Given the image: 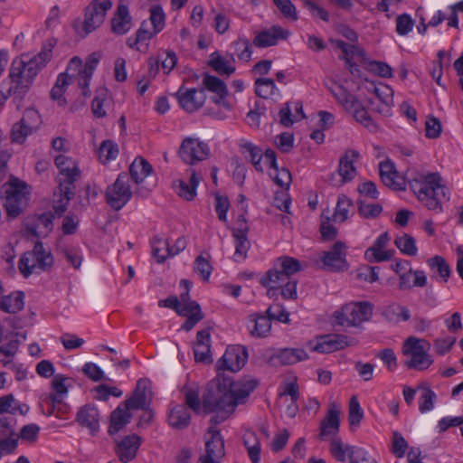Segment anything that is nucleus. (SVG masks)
<instances>
[{
  "label": "nucleus",
  "instance_id": "25",
  "mask_svg": "<svg viewBox=\"0 0 463 463\" xmlns=\"http://www.w3.org/2000/svg\"><path fill=\"white\" fill-rule=\"evenodd\" d=\"M307 358V353L302 348L279 349L271 356V360H277L280 365H291Z\"/></svg>",
  "mask_w": 463,
  "mask_h": 463
},
{
  "label": "nucleus",
  "instance_id": "7",
  "mask_svg": "<svg viewBox=\"0 0 463 463\" xmlns=\"http://www.w3.org/2000/svg\"><path fill=\"white\" fill-rule=\"evenodd\" d=\"M112 7L111 0H92L85 9L83 31L85 35L99 27L106 17L107 12Z\"/></svg>",
  "mask_w": 463,
  "mask_h": 463
},
{
  "label": "nucleus",
  "instance_id": "57",
  "mask_svg": "<svg viewBox=\"0 0 463 463\" xmlns=\"http://www.w3.org/2000/svg\"><path fill=\"white\" fill-rule=\"evenodd\" d=\"M27 200L5 198V208L9 218L18 217L26 206Z\"/></svg>",
  "mask_w": 463,
  "mask_h": 463
},
{
  "label": "nucleus",
  "instance_id": "56",
  "mask_svg": "<svg viewBox=\"0 0 463 463\" xmlns=\"http://www.w3.org/2000/svg\"><path fill=\"white\" fill-rule=\"evenodd\" d=\"M442 132L441 121L432 116L429 115L425 122V136L430 139H436L440 137Z\"/></svg>",
  "mask_w": 463,
  "mask_h": 463
},
{
  "label": "nucleus",
  "instance_id": "29",
  "mask_svg": "<svg viewBox=\"0 0 463 463\" xmlns=\"http://www.w3.org/2000/svg\"><path fill=\"white\" fill-rule=\"evenodd\" d=\"M146 380H138L132 395L128 398L124 404L126 410H144L146 406Z\"/></svg>",
  "mask_w": 463,
  "mask_h": 463
},
{
  "label": "nucleus",
  "instance_id": "53",
  "mask_svg": "<svg viewBox=\"0 0 463 463\" xmlns=\"http://www.w3.org/2000/svg\"><path fill=\"white\" fill-rule=\"evenodd\" d=\"M352 205L353 202L350 198L345 194H340L334 213L335 221L344 222L348 217V211Z\"/></svg>",
  "mask_w": 463,
  "mask_h": 463
},
{
  "label": "nucleus",
  "instance_id": "30",
  "mask_svg": "<svg viewBox=\"0 0 463 463\" xmlns=\"http://www.w3.org/2000/svg\"><path fill=\"white\" fill-rule=\"evenodd\" d=\"M53 219L54 216L50 212L36 215L31 222L26 223V232L37 238L41 235V232H39L41 228H43L44 232L48 233L52 230Z\"/></svg>",
  "mask_w": 463,
  "mask_h": 463
},
{
  "label": "nucleus",
  "instance_id": "14",
  "mask_svg": "<svg viewBox=\"0 0 463 463\" xmlns=\"http://www.w3.org/2000/svg\"><path fill=\"white\" fill-rule=\"evenodd\" d=\"M354 339L349 340L345 335H326L319 337L318 342L313 347V351L321 354H329L342 350L349 345H354Z\"/></svg>",
  "mask_w": 463,
  "mask_h": 463
},
{
  "label": "nucleus",
  "instance_id": "52",
  "mask_svg": "<svg viewBox=\"0 0 463 463\" xmlns=\"http://www.w3.org/2000/svg\"><path fill=\"white\" fill-rule=\"evenodd\" d=\"M356 203L360 216L365 219L376 218L383 212V206L379 203H365L361 199H358Z\"/></svg>",
  "mask_w": 463,
  "mask_h": 463
},
{
  "label": "nucleus",
  "instance_id": "49",
  "mask_svg": "<svg viewBox=\"0 0 463 463\" xmlns=\"http://www.w3.org/2000/svg\"><path fill=\"white\" fill-rule=\"evenodd\" d=\"M118 155V147L114 141L110 139L102 141L99 148V157L102 163L115 159Z\"/></svg>",
  "mask_w": 463,
  "mask_h": 463
},
{
  "label": "nucleus",
  "instance_id": "62",
  "mask_svg": "<svg viewBox=\"0 0 463 463\" xmlns=\"http://www.w3.org/2000/svg\"><path fill=\"white\" fill-rule=\"evenodd\" d=\"M23 124L27 125L29 129L35 131L42 124V118L39 112L34 109H27L24 112L23 118L20 119Z\"/></svg>",
  "mask_w": 463,
  "mask_h": 463
},
{
  "label": "nucleus",
  "instance_id": "26",
  "mask_svg": "<svg viewBox=\"0 0 463 463\" xmlns=\"http://www.w3.org/2000/svg\"><path fill=\"white\" fill-rule=\"evenodd\" d=\"M340 420L339 411L334 408H330L326 418L320 423L319 439H326L329 436L334 438L339 431Z\"/></svg>",
  "mask_w": 463,
  "mask_h": 463
},
{
  "label": "nucleus",
  "instance_id": "3",
  "mask_svg": "<svg viewBox=\"0 0 463 463\" xmlns=\"http://www.w3.org/2000/svg\"><path fill=\"white\" fill-rule=\"evenodd\" d=\"M441 176L439 173H430L414 178L409 185L418 199L424 203L429 210L442 212V205L437 198V190L441 189L445 196L444 186L441 185Z\"/></svg>",
  "mask_w": 463,
  "mask_h": 463
},
{
  "label": "nucleus",
  "instance_id": "17",
  "mask_svg": "<svg viewBox=\"0 0 463 463\" xmlns=\"http://www.w3.org/2000/svg\"><path fill=\"white\" fill-rule=\"evenodd\" d=\"M289 35L288 30L279 25H273L260 32L253 40V44L259 48H267L278 44L279 40H286Z\"/></svg>",
  "mask_w": 463,
  "mask_h": 463
},
{
  "label": "nucleus",
  "instance_id": "59",
  "mask_svg": "<svg viewBox=\"0 0 463 463\" xmlns=\"http://www.w3.org/2000/svg\"><path fill=\"white\" fill-rule=\"evenodd\" d=\"M353 114L355 120L363 124L369 130L375 131L377 129V125L373 122L367 110L361 104L353 110Z\"/></svg>",
  "mask_w": 463,
  "mask_h": 463
},
{
  "label": "nucleus",
  "instance_id": "22",
  "mask_svg": "<svg viewBox=\"0 0 463 463\" xmlns=\"http://www.w3.org/2000/svg\"><path fill=\"white\" fill-rule=\"evenodd\" d=\"M139 446L140 438L137 435L127 436L117 444L116 454L121 462L128 463L136 457Z\"/></svg>",
  "mask_w": 463,
  "mask_h": 463
},
{
  "label": "nucleus",
  "instance_id": "41",
  "mask_svg": "<svg viewBox=\"0 0 463 463\" xmlns=\"http://www.w3.org/2000/svg\"><path fill=\"white\" fill-rule=\"evenodd\" d=\"M408 356L410 358L404 361V365L409 369L426 370L434 362L428 353L409 354Z\"/></svg>",
  "mask_w": 463,
  "mask_h": 463
},
{
  "label": "nucleus",
  "instance_id": "46",
  "mask_svg": "<svg viewBox=\"0 0 463 463\" xmlns=\"http://www.w3.org/2000/svg\"><path fill=\"white\" fill-rule=\"evenodd\" d=\"M353 446L345 445L339 437H335L330 442V453L339 462H345L348 456L350 459V448Z\"/></svg>",
  "mask_w": 463,
  "mask_h": 463
},
{
  "label": "nucleus",
  "instance_id": "24",
  "mask_svg": "<svg viewBox=\"0 0 463 463\" xmlns=\"http://www.w3.org/2000/svg\"><path fill=\"white\" fill-rule=\"evenodd\" d=\"M99 61V55H97V53H92L88 57L84 68L81 70V60L79 57L75 56L70 61L67 71H71L72 69L79 71V75L81 78H85V83L87 84L88 81H90L93 71L97 67Z\"/></svg>",
  "mask_w": 463,
  "mask_h": 463
},
{
  "label": "nucleus",
  "instance_id": "47",
  "mask_svg": "<svg viewBox=\"0 0 463 463\" xmlns=\"http://www.w3.org/2000/svg\"><path fill=\"white\" fill-rule=\"evenodd\" d=\"M207 65L220 75L229 76L232 73V67L229 65V61L219 52H214L210 55Z\"/></svg>",
  "mask_w": 463,
  "mask_h": 463
},
{
  "label": "nucleus",
  "instance_id": "31",
  "mask_svg": "<svg viewBox=\"0 0 463 463\" xmlns=\"http://www.w3.org/2000/svg\"><path fill=\"white\" fill-rule=\"evenodd\" d=\"M69 161L70 158L63 155H59L54 159L55 165L60 169L59 184L68 181H71V184H74L76 178L80 174L77 166L70 167Z\"/></svg>",
  "mask_w": 463,
  "mask_h": 463
},
{
  "label": "nucleus",
  "instance_id": "2",
  "mask_svg": "<svg viewBox=\"0 0 463 463\" xmlns=\"http://www.w3.org/2000/svg\"><path fill=\"white\" fill-rule=\"evenodd\" d=\"M56 44L55 38L47 39L37 55L29 57V55L24 54L12 61L8 77L0 84L1 108L4 107L8 98L12 97L17 109H21L33 80L52 59V49Z\"/></svg>",
  "mask_w": 463,
  "mask_h": 463
},
{
  "label": "nucleus",
  "instance_id": "5",
  "mask_svg": "<svg viewBox=\"0 0 463 463\" xmlns=\"http://www.w3.org/2000/svg\"><path fill=\"white\" fill-rule=\"evenodd\" d=\"M301 269V263L297 259L288 256L280 257L278 259L276 266L266 272L260 283L263 287H268L270 283H284L289 279V276Z\"/></svg>",
  "mask_w": 463,
  "mask_h": 463
},
{
  "label": "nucleus",
  "instance_id": "45",
  "mask_svg": "<svg viewBox=\"0 0 463 463\" xmlns=\"http://www.w3.org/2000/svg\"><path fill=\"white\" fill-rule=\"evenodd\" d=\"M430 343L426 340L410 336L403 344L402 353L404 355H409V354L428 353L427 351L430 349Z\"/></svg>",
  "mask_w": 463,
  "mask_h": 463
},
{
  "label": "nucleus",
  "instance_id": "16",
  "mask_svg": "<svg viewBox=\"0 0 463 463\" xmlns=\"http://www.w3.org/2000/svg\"><path fill=\"white\" fill-rule=\"evenodd\" d=\"M194 355L196 362L211 364V332L210 328H204L197 332L194 345Z\"/></svg>",
  "mask_w": 463,
  "mask_h": 463
},
{
  "label": "nucleus",
  "instance_id": "10",
  "mask_svg": "<svg viewBox=\"0 0 463 463\" xmlns=\"http://www.w3.org/2000/svg\"><path fill=\"white\" fill-rule=\"evenodd\" d=\"M360 154L357 150L348 149L345 155L339 159L337 174L340 179L335 183V175L332 174L330 181L333 185L341 186L344 184L352 181L356 175V168L354 165V161L358 159Z\"/></svg>",
  "mask_w": 463,
  "mask_h": 463
},
{
  "label": "nucleus",
  "instance_id": "19",
  "mask_svg": "<svg viewBox=\"0 0 463 463\" xmlns=\"http://www.w3.org/2000/svg\"><path fill=\"white\" fill-rule=\"evenodd\" d=\"M76 420L81 427L87 428L91 435L99 430V412L93 404L82 406L77 412Z\"/></svg>",
  "mask_w": 463,
  "mask_h": 463
},
{
  "label": "nucleus",
  "instance_id": "42",
  "mask_svg": "<svg viewBox=\"0 0 463 463\" xmlns=\"http://www.w3.org/2000/svg\"><path fill=\"white\" fill-rule=\"evenodd\" d=\"M332 93L346 110L353 111L361 104L357 98L342 85L337 86L335 90H332Z\"/></svg>",
  "mask_w": 463,
  "mask_h": 463
},
{
  "label": "nucleus",
  "instance_id": "4",
  "mask_svg": "<svg viewBox=\"0 0 463 463\" xmlns=\"http://www.w3.org/2000/svg\"><path fill=\"white\" fill-rule=\"evenodd\" d=\"M373 315V305L367 301L345 305L334 313L339 326H357L368 321Z\"/></svg>",
  "mask_w": 463,
  "mask_h": 463
},
{
  "label": "nucleus",
  "instance_id": "39",
  "mask_svg": "<svg viewBox=\"0 0 463 463\" xmlns=\"http://www.w3.org/2000/svg\"><path fill=\"white\" fill-rule=\"evenodd\" d=\"M128 410L122 409L118 406L110 414V424L109 427V433L110 435L117 434L124 426H126L131 418V414L128 412Z\"/></svg>",
  "mask_w": 463,
  "mask_h": 463
},
{
  "label": "nucleus",
  "instance_id": "44",
  "mask_svg": "<svg viewBox=\"0 0 463 463\" xmlns=\"http://www.w3.org/2000/svg\"><path fill=\"white\" fill-rule=\"evenodd\" d=\"M418 389L422 391V393L419 398L420 411L426 412L431 411L434 407V402L437 398L436 393L425 383H420Z\"/></svg>",
  "mask_w": 463,
  "mask_h": 463
},
{
  "label": "nucleus",
  "instance_id": "51",
  "mask_svg": "<svg viewBox=\"0 0 463 463\" xmlns=\"http://www.w3.org/2000/svg\"><path fill=\"white\" fill-rule=\"evenodd\" d=\"M275 82L269 78H259L255 80V93L262 98L268 99L276 90Z\"/></svg>",
  "mask_w": 463,
  "mask_h": 463
},
{
  "label": "nucleus",
  "instance_id": "64",
  "mask_svg": "<svg viewBox=\"0 0 463 463\" xmlns=\"http://www.w3.org/2000/svg\"><path fill=\"white\" fill-rule=\"evenodd\" d=\"M349 449L350 463H377L363 448L352 447Z\"/></svg>",
  "mask_w": 463,
  "mask_h": 463
},
{
  "label": "nucleus",
  "instance_id": "13",
  "mask_svg": "<svg viewBox=\"0 0 463 463\" xmlns=\"http://www.w3.org/2000/svg\"><path fill=\"white\" fill-rule=\"evenodd\" d=\"M133 26V18L128 6L120 2L110 19V31L113 34L122 36L127 34Z\"/></svg>",
  "mask_w": 463,
  "mask_h": 463
},
{
  "label": "nucleus",
  "instance_id": "36",
  "mask_svg": "<svg viewBox=\"0 0 463 463\" xmlns=\"http://www.w3.org/2000/svg\"><path fill=\"white\" fill-rule=\"evenodd\" d=\"M74 77V74H69V71L59 74L57 80L51 90L50 95L52 99L58 102L59 106H65L66 99L63 97L67 86L70 84V80Z\"/></svg>",
  "mask_w": 463,
  "mask_h": 463
},
{
  "label": "nucleus",
  "instance_id": "32",
  "mask_svg": "<svg viewBox=\"0 0 463 463\" xmlns=\"http://www.w3.org/2000/svg\"><path fill=\"white\" fill-rule=\"evenodd\" d=\"M61 198L54 202L53 211L57 215H61L66 210L69 202L75 195V185L71 184V181L59 184Z\"/></svg>",
  "mask_w": 463,
  "mask_h": 463
},
{
  "label": "nucleus",
  "instance_id": "8",
  "mask_svg": "<svg viewBox=\"0 0 463 463\" xmlns=\"http://www.w3.org/2000/svg\"><path fill=\"white\" fill-rule=\"evenodd\" d=\"M179 156L188 165H195L208 158L210 149L206 143L197 138L186 137L179 147Z\"/></svg>",
  "mask_w": 463,
  "mask_h": 463
},
{
  "label": "nucleus",
  "instance_id": "33",
  "mask_svg": "<svg viewBox=\"0 0 463 463\" xmlns=\"http://www.w3.org/2000/svg\"><path fill=\"white\" fill-rule=\"evenodd\" d=\"M33 261L36 268L45 271L53 265V257L50 250L44 249L41 241H37L31 251Z\"/></svg>",
  "mask_w": 463,
  "mask_h": 463
},
{
  "label": "nucleus",
  "instance_id": "18",
  "mask_svg": "<svg viewBox=\"0 0 463 463\" xmlns=\"http://www.w3.org/2000/svg\"><path fill=\"white\" fill-rule=\"evenodd\" d=\"M202 89H204V91L208 90L214 95L212 98L214 103H223V100L228 96V88L226 83L220 78L213 76L209 72H203L202 74Z\"/></svg>",
  "mask_w": 463,
  "mask_h": 463
},
{
  "label": "nucleus",
  "instance_id": "6",
  "mask_svg": "<svg viewBox=\"0 0 463 463\" xmlns=\"http://www.w3.org/2000/svg\"><path fill=\"white\" fill-rule=\"evenodd\" d=\"M131 197L132 192L128 184V176L126 173H120L116 181L111 185H109L105 192L106 203L114 211L122 209Z\"/></svg>",
  "mask_w": 463,
  "mask_h": 463
},
{
  "label": "nucleus",
  "instance_id": "43",
  "mask_svg": "<svg viewBox=\"0 0 463 463\" xmlns=\"http://www.w3.org/2000/svg\"><path fill=\"white\" fill-rule=\"evenodd\" d=\"M253 324L250 334L256 337H266L271 329V320L265 315H254L250 320Z\"/></svg>",
  "mask_w": 463,
  "mask_h": 463
},
{
  "label": "nucleus",
  "instance_id": "23",
  "mask_svg": "<svg viewBox=\"0 0 463 463\" xmlns=\"http://www.w3.org/2000/svg\"><path fill=\"white\" fill-rule=\"evenodd\" d=\"M427 285V277L423 270L409 269L408 271L400 274L399 288L409 290L414 287L423 288Z\"/></svg>",
  "mask_w": 463,
  "mask_h": 463
},
{
  "label": "nucleus",
  "instance_id": "21",
  "mask_svg": "<svg viewBox=\"0 0 463 463\" xmlns=\"http://www.w3.org/2000/svg\"><path fill=\"white\" fill-rule=\"evenodd\" d=\"M177 314L186 317V320L181 326L186 332L191 331L204 317L200 305L195 300L181 305Z\"/></svg>",
  "mask_w": 463,
  "mask_h": 463
},
{
  "label": "nucleus",
  "instance_id": "54",
  "mask_svg": "<svg viewBox=\"0 0 463 463\" xmlns=\"http://www.w3.org/2000/svg\"><path fill=\"white\" fill-rule=\"evenodd\" d=\"M33 133V129H29L27 125L23 124V121L19 120L13 125L10 133V138L14 143L23 144L26 137Z\"/></svg>",
  "mask_w": 463,
  "mask_h": 463
},
{
  "label": "nucleus",
  "instance_id": "58",
  "mask_svg": "<svg viewBox=\"0 0 463 463\" xmlns=\"http://www.w3.org/2000/svg\"><path fill=\"white\" fill-rule=\"evenodd\" d=\"M266 314L270 320L274 319L285 324L289 323V313L279 303L269 306Z\"/></svg>",
  "mask_w": 463,
  "mask_h": 463
},
{
  "label": "nucleus",
  "instance_id": "38",
  "mask_svg": "<svg viewBox=\"0 0 463 463\" xmlns=\"http://www.w3.org/2000/svg\"><path fill=\"white\" fill-rule=\"evenodd\" d=\"M242 441L247 449L249 458L252 463H259L260 459V441L254 431H246Z\"/></svg>",
  "mask_w": 463,
  "mask_h": 463
},
{
  "label": "nucleus",
  "instance_id": "55",
  "mask_svg": "<svg viewBox=\"0 0 463 463\" xmlns=\"http://www.w3.org/2000/svg\"><path fill=\"white\" fill-rule=\"evenodd\" d=\"M150 22L153 25L155 33H160L165 24V14L160 5L150 7Z\"/></svg>",
  "mask_w": 463,
  "mask_h": 463
},
{
  "label": "nucleus",
  "instance_id": "37",
  "mask_svg": "<svg viewBox=\"0 0 463 463\" xmlns=\"http://www.w3.org/2000/svg\"><path fill=\"white\" fill-rule=\"evenodd\" d=\"M152 171V165L141 156H137L129 166L131 179L137 184L142 183Z\"/></svg>",
  "mask_w": 463,
  "mask_h": 463
},
{
  "label": "nucleus",
  "instance_id": "48",
  "mask_svg": "<svg viewBox=\"0 0 463 463\" xmlns=\"http://www.w3.org/2000/svg\"><path fill=\"white\" fill-rule=\"evenodd\" d=\"M394 244L403 254L408 256H415L418 252L414 238L407 233L397 237Z\"/></svg>",
  "mask_w": 463,
  "mask_h": 463
},
{
  "label": "nucleus",
  "instance_id": "60",
  "mask_svg": "<svg viewBox=\"0 0 463 463\" xmlns=\"http://www.w3.org/2000/svg\"><path fill=\"white\" fill-rule=\"evenodd\" d=\"M364 417L363 410L355 396H353L349 404L348 420L350 426H358Z\"/></svg>",
  "mask_w": 463,
  "mask_h": 463
},
{
  "label": "nucleus",
  "instance_id": "27",
  "mask_svg": "<svg viewBox=\"0 0 463 463\" xmlns=\"http://www.w3.org/2000/svg\"><path fill=\"white\" fill-rule=\"evenodd\" d=\"M191 175L189 182L186 183L183 180H177L175 185L176 194L185 199L186 201H192L196 195V188L199 182L202 179L201 174L197 173L194 169H191Z\"/></svg>",
  "mask_w": 463,
  "mask_h": 463
},
{
  "label": "nucleus",
  "instance_id": "12",
  "mask_svg": "<svg viewBox=\"0 0 463 463\" xmlns=\"http://www.w3.org/2000/svg\"><path fill=\"white\" fill-rule=\"evenodd\" d=\"M184 87H181L175 94L180 107L188 113H193L200 109L205 102L204 89H187L183 91Z\"/></svg>",
  "mask_w": 463,
  "mask_h": 463
},
{
  "label": "nucleus",
  "instance_id": "40",
  "mask_svg": "<svg viewBox=\"0 0 463 463\" xmlns=\"http://www.w3.org/2000/svg\"><path fill=\"white\" fill-rule=\"evenodd\" d=\"M427 264L432 271L438 273L440 280L447 283L451 275V269L448 261L439 255H435L427 260Z\"/></svg>",
  "mask_w": 463,
  "mask_h": 463
},
{
  "label": "nucleus",
  "instance_id": "1",
  "mask_svg": "<svg viewBox=\"0 0 463 463\" xmlns=\"http://www.w3.org/2000/svg\"><path fill=\"white\" fill-rule=\"evenodd\" d=\"M225 354L216 362V375L203 387L200 398L198 389L184 391V400L188 407L199 414L216 413L212 419L220 423L230 417L232 412V363Z\"/></svg>",
  "mask_w": 463,
  "mask_h": 463
},
{
  "label": "nucleus",
  "instance_id": "20",
  "mask_svg": "<svg viewBox=\"0 0 463 463\" xmlns=\"http://www.w3.org/2000/svg\"><path fill=\"white\" fill-rule=\"evenodd\" d=\"M208 434L205 441L206 454L202 458L216 463L224 455V443L218 430L211 429Z\"/></svg>",
  "mask_w": 463,
  "mask_h": 463
},
{
  "label": "nucleus",
  "instance_id": "15",
  "mask_svg": "<svg viewBox=\"0 0 463 463\" xmlns=\"http://www.w3.org/2000/svg\"><path fill=\"white\" fill-rule=\"evenodd\" d=\"M390 241L387 232L382 233L374 241L373 246L365 250V259L370 262H383L392 258L393 250H384Z\"/></svg>",
  "mask_w": 463,
  "mask_h": 463
},
{
  "label": "nucleus",
  "instance_id": "63",
  "mask_svg": "<svg viewBox=\"0 0 463 463\" xmlns=\"http://www.w3.org/2000/svg\"><path fill=\"white\" fill-rule=\"evenodd\" d=\"M379 267L364 265L357 269L356 277L361 280L373 283L379 279Z\"/></svg>",
  "mask_w": 463,
  "mask_h": 463
},
{
  "label": "nucleus",
  "instance_id": "35",
  "mask_svg": "<svg viewBox=\"0 0 463 463\" xmlns=\"http://www.w3.org/2000/svg\"><path fill=\"white\" fill-rule=\"evenodd\" d=\"M241 153L251 162L257 171L262 172V150L250 142L241 140L239 143Z\"/></svg>",
  "mask_w": 463,
  "mask_h": 463
},
{
  "label": "nucleus",
  "instance_id": "28",
  "mask_svg": "<svg viewBox=\"0 0 463 463\" xmlns=\"http://www.w3.org/2000/svg\"><path fill=\"white\" fill-rule=\"evenodd\" d=\"M190 409L186 402L174 406L168 415L170 426L177 430L185 429L191 422Z\"/></svg>",
  "mask_w": 463,
  "mask_h": 463
},
{
  "label": "nucleus",
  "instance_id": "50",
  "mask_svg": "<svg viewBox=\"0 0 463 463\" xmlns=\"http://www.w3.org/2000/svg\"><path fill=\"white\" fill-rule=\"evenodd\" d=\"M152 254L158 263H163L167 257L168 241L155 236L151 241Z\"/></svg>",
  "mask_w": 463,
  "mask_h": 463
},
{
  "label": "nucleus",
  "instance_id": "34",
  "mask_svg": "<svg viewBox=\"0 0 463 463\" xmlns=\"http://www.w3.org/2000/svg\"><path fill=\"white\" fill-rule=\"evenodd\" d=\"M24 307V294L23 291H16L8 296L2 297L0 309L5 313L16 314Z\"/></svg>",
  "mask_w": 463,
  "mask_h": 463
},
{
  "label": "nucleus",
  "instance_id": "61",
  "mask_svg": "<svg viewBox=\"0 0 463 463\" xmlns=\"http://www.w3.org/2000/svg\"><path fill=\"white\" fill-rule=\"evenodd\" d=\"M194 271L198 273L203 281H208L213 271V267L210 261L203 255L196 257L194 261Z\"/></svg>",
  "mask_w": 463,
  "mask_h": 463
},
{
  "label": "nucleus",
  "instance_id": "11",
  "mask_svg": "<svg viewBox=\"0 0 463 463\" xmlns=\"http://www.w3.org/2000/svg\"><path fill=\"white\" fill-rule=\"evenodd\" d=\"M259 385L260 381L250 375H245L233 381V411L236 407L244 405L249 402Z\"/></svg>",
  "mask_w": 463,
  "mask_h": 463
},
{
  "label": "nucleus",
  "instance_id": "9",
  "mask_svg": "<svg viewBox=\"0 0 463 463\" xmlns=\"http://www.w3.org/2000/svg\"><path fill=\"white\" fill-rule=\"evenodd\" d=\"M324 269L329 271H344L348 269L346 260V245L341 241H335L329 250L324 251L321 256Z\"/></svg>",
  "mask_w": 463,
  "mask_h": 463
}]
</instances>
